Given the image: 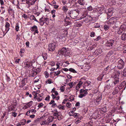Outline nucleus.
Wrapping results in <instances>:
<instances>
[{
  "mask_svg": "<svg viewBox=\"0 0 126 126\" xmlns=\"http://www.w3.org/2000/svg\"><path fill=\"white\" fill-rule=\"evenodd\" d=\"M69 70L74 73H76V71L74 69L72 68H70L69 69Z\"/></svg>",
  "mask_w": 126,
  "mask_h": 126,
  "instance_id": "e433bc0d",
  "label": "nucleus"
},
{
  "mask_svg": "<svg viewBox=\"0 0 126 126\" xmlns=\"http://www.w3.org/2000/svg\"><path fill=\"white\" fill-rule=\"evenodd\" d=\"M53 83V81H52L51 79H48L46 81V83L48 84H51Z\"/></svg>",
  "mask_w": 126,
  "mask_h": 126,
  "instance_id": "473e14b6",
  "label": "nucleus"
},
{
  "mask_svg": "<svg viewBox=\"0 0 126 126\" xmlns=\"http://www.w3.org/2000/svg\"><path fill=\"white\" fill-rule=\"evenodd\" d=\"M120 28L123 30L125 31L126 29V25L124 24L122 25L121 26Z\"/></svg>",
  "mask_w": 126,
  "mask_h": 126,
  "instance_id": "aec40b11",
  "label": "nucleus"
},
{
  "mask_svg": "<svg viewBox=\"0 0 126 126\" xmlns=\"http://www.w3.org/2000/svg\"><path fill=\"white\" fill-rule=\"evenodd\" d=\"M101 99L102 98L101 97H99L98 98L96 99V102H98V103H99V102H100V100H101Z\"/></svg>",
  "mask_w": 126,
  "mask_h": 126,
  "instance_id": "de8ad7c7",
  "label": "nucleus"
},
{
  "mask_svg": "<svg viewBox=\"0 0 126 126\" xmlns=\"http://www.w3.org/2000/svg\"><path fill=\"white\" fill-rule=\"evenodd\" d=\"M79 11L77 9L76 10L71 11L69 13L70 17L73 18H76L79 14Z\"/></svg>",
  "mask_w": 126,
  "mask_h": 126,
  "instance_id": "f257e3e1",
  "label": "nucleus"
},
{
  "mask_svg": "<svg viewBox=\"0 0 126 126\" xmlns=\"http://www.w3.org/2000/svg\"><path fill=\"white\" fill-rule=\"evenodd\" d=\"M9 13H10V14L13 11L12 9L11 8H9L8 10Z\"/></svg>",
  "mask_w": 126,
  "mask_h": 126,
  "instance_id": "680f3d73",
  "label": "nucleus"
},
{
  "mask_svg": "<svg viewBox=\"0 0 126 126\" xmlns=\"http://www.w3.org/2000/svg\"><path fill=\"white\" fill-rule=\"evenodd\" d=\"M95 35V33L93 32H92L90 34V36L91 37H94Z\"/></svg>",
  "mask_w": 126,
  "mask_h": 126,
  "instance_id": "58836bf2",
  "label": "nucleus"
},
{
  "mask_svg": "<svg viewBox=\"0 0 126 126\" xmlns=\"http://www.w3.org/2000/svg\"><path fill=\"white\" fill-rule=\"evenodd\" d=\"M124 31L120 27L118 30L117 32L118 34H121Z\"/></svg>",
  "mask_w": 126,
  "mask_h": 126,
  "instance_id": "5701e85b",
  "label": "nucleus"
},
{
  "mask_svg": "<svg viewBox=\"0 0 126 126\" xmlns=\"http://www.w3.org/2000/svg\"><path fill=\"white\" fill-rule=\"evenodd\" d=\"M37 0H28L27 1L28 4L31 5L34 4Z\"/></svg>",
  "mask_w": 126,
  "mask_h": 126,
  "instance_id": "2eb2a0df",
  "label": "nucleus"
},
{
  "mask_svg": "<svg viewBox=\"0 0 126 126\" xmlns=\"http://www.w3.org/2000/svg\"><path fill=\"white\" fill-rule=\"evenodd\" d=\"M103 76H100L98 77L97 79L99 81H101L103 78Z\"/></svg>",
  "mask_w": 126,
  "mask_h": 126,
  "instance_id": "79ce46f5",
  "label": "nucleus"
},
{
  "mask_svg": "<svg viewBox=\"0 0 126 126\" xmlns=\"http://www.w3.org/2000/svg\"><path fill=\"white\" fill-rule=\"evenodd\" d=\"M47 123V122L46 121H44L42 122V124H41V125H44L46 124Z\"/></svg>",
  "mask_w": 126,
  "mask_h": 126,
  "instance_id": "603ef678",
  "label": "nucleus"
},
{
  "mask_svg": "<svg viewBox=\"0 0 126 126\" xmlns=\"http://www.w3.org/2000/svg\"><path fill=\"white\" fill-rule=\"evenodd\" d=\"M50 96L49 95H47V96L45 100L47 101H49V100Z\"/></svg>",
  "mask_w": 126,
  "mask_h": 126,
  "instance_id": "bf43d9fd",
  "label": "nucleus"
},
{
  "mask_svg": "<svg viewBox=\"0 0 126 126\" xmlns=\"http://www.w3.org/2000/svg\"><path fill=\"white\" fill-rule=\"evenodd\" d=\"M97 11L98 13L101 14L105 11V8L103 7H100L98 8V9H97Z\"/></svg>",
  "mask_w": 126,
  "mask_h": 126,
  "instance_id": "f8f14e48",
  "label": "nucleus"
},
{
  "mask_svg": "<svg viewBox=\"0 0 126 126\" xmlns=\"http://www.w3.org/2000/svg\"><path fill=\"white\" fill-rule=\"evenodd\" d=\"M49 21V18L47 17H45L44 16H42L40 18L38 23H40V25L41 26L44 25L45 23L47 24V22Z\"/></svg>",
  "mask_w": 126,
  "mask_h": 126,
  "instance_id": "20e7f679",
  "label": "nucleus"
},
{
  "mask_svg": "<svg viewBox=\"0 0 126 126\" xmlns=\"http://www.w3.org/2000/svg\"><path fill=\"white\" fill-rule=\"evenodd\" d=\"M72 116H74L75 117H78L79 116V114L75 113H74L73 114L72 113Z\"/></svg>",
  "mask_w": 126,
  "mask_h": 126,
  "instance_id": "c756f323",
  "label": "nucleus"
},
{
  "mask_svg": "<svg viewBox=\"0 0 126 126\" xmlns=\"http://www.w3.org/2000/svg\"><path fill=\"white\" fill-rule=\"evenodd\" d=\"M93 9L92 7L91 6H89L87 8V9L89 11H92L93 10Z\"/></svg>",
  "mask_w": 126,
  "mask_h": 126,
  "instance_id": "49530a36",
  "label": "nucleus"
},
{
  "mask_svg": "<svg viewBox=\"0 0 126 126\" xmlns=\"http://www.w3.org/2000/svg\"><path fill=\"white\" fill-rule=\"evenodd\" d=\"M64 87L63 86H62L60 87V89L61 92H63L64 90Z\"/></svg>",
  "mask_w": 126,
  "mask_h": 126,
  "instance_id": "a18cd8bd",
  "label": "nucleus"
},
{
  "mask_svg": "<svg viewBox=\"0 0 126 126\" xmlns=\"http://www.w3.org/2000/svg\"><path fill=\"white\" fill-rule=\"evenodd\" d=\"M60 64V63H58L56 64V66H57V68H56V70L57 68H58L59 67V65Z\"/></svg>",
  "mask_w": 126,
  "mask_h": 126,
  "instance_id": "338daca9",
  "label": "nucleus"
},
{
  "mask_svg": "<svg viewBox=\"0 0 126 126\" xmlns=\"http://www.w3.org/2000/svg\"><path fill=\"white\" fill-rule=\"evenodd\" d=\"M12 115L14 117H15L16 116V113L15 112H14L13 113Z\"/></svg>",
  "mask_w": 126,
  "mask_h": 126,
  "instance_id": "e2e57ef3",
  "label": "nucleus"
},
{
  "mask_svg": "<svg viewBox=\"0 0 126 126\" xmlns=\"http://www.w3.org/2000/svg\"><path fill=\"white\" fill-rule=\"evenodd\" d=\"M10 25L9 23L8 22H6L5 23V26L6 28V30H7V32L9 31V28H8L10 27Z\"/></svg>",
  "mask_w": 126,
  "mask_h": 126,
  "instance_id": "f3484780",
  "label": "nucleus"
},
{
  "mask_svg": "<svg viewBox=\"0 0 126 126\" xmlns=\"http://www.w3.org/2000/svg\"><path fill=\"white\" fill-rule=\"evenodd\" d=\"M35 63L34 62H33L32 61H28L24 63V64L25 65L24 67L26 69H27L29 67L32 68L35 67V66L34 64Z\"/></svg>",
  "mask_w": 126,
  "mask_h": 126,
  "instance_id": "f03ea898",
  "label": "nucleus"
},
{
  "mask_svg": "<svg viewBox=\"0 0 126 126\" xmlns=\"http://www.w3.org/2000/svg\"><path fill=\"white\" fill-rule=\"evenodd\" d=\"M16 39L17 40L19 41L20 39L19 38V35H16Z\"/></svg>",
  "mask_w": 126,
  "mask_h": 126,
  "instance_id": "864d4df0",
  "label": "nucleus"
},
{
  "mask_svg": "<svg viewBox=\"0 0 126 126\" xmlns=\"http://www.w3.org/2000/svg\"><path fill=\"white\" fill-rule=\"evenodd\" d=\"M104 28L105 30H107L109 29V26L107 25H105L104 26Z\"/></svg>",
  "mask_w": 126,
  "mask_h": 126,
  "instance_id": "f704fd0d",
  "label": "nucleus"
},
{
  "mask_svg": "<svg viewBox=\"0 0 126 126\" xmlns=\"http://www.w3.org/2000/svg\"><path fill=\"white\" fill-rule=\"evenodd\" d=\"M100 25L98 23H95L94 24V28H98L100 27Z\"/></svg>",
  "mask_w": 126,
  "mask_h": 126,
  "instance_id": "72a5a7b5",
  "label": "nucleus"
},
{
  "mask_svg": "<svg viewBox=\"0 0 126 126\" xmlns=\"http://www.w3.org/2000/svg\"><path fill=\"white\" fill-rule=\"evenodd\" d=\"M66 106L68 108H70L71 104L69 102H67L66 104Z\"/></svg>",
  "mask_w": 126,
  "mask_h": 126,
  "instance_id": "4c0bfd02",
  "label": "nucleus"
},
{
  "mask_svg": "<svg viewBox=\"0 0 126 126\" xmlns=\"http://www.w3.org/2000/svg\"><path fill=\"white\" fill-rule=\"evenodd\" d=\"M114 11L112 8H111L108 9V12L107 13V18H109L112 15H113V14L114 13Z\"/></svg>",
  "mask_w": 126,
  "mask_h": 126,
  "instance_id": "423d86ee",
  "label": "nucleus"
},
{
  "mask_svg": "<svg viewBox=\"0 0 126 126\" xmlns=\"http://www.w3.org/2000/svg\"><path fill=\"white\" fill-rule=\"evenodd\" d=\"M121 38L123 40H126V33L123 34L121 36Z\"/></svg>",
  "mask_w": 126,
  "mask_h": 126,
  "instance_id": "a211bd4d",
  "label": "nucleus"
},
{
  "mask_svg": "<svg viewBox=\"0 0 126 126\" xmlns=\"http://www.w3.org/2000/svg\"><path fill=\"white\" fill-rule=\"evenodd\" d=\"M26 123V120L23 119L21 121L20 123L22 125H23L25 124Z\"/></svg>",
  "mask_w": 126,
  "mask_h": 126,
  "instance_id": "c85d7f7f",
  "label": "nucleus"
},
{
  "mask_svg": "<svg viewBox=\"0 0 126 126\" xmlns=\"http://www.w3.org/2000/svg\"><path fill=\"white\" fill-rule=\"evenodd\" d=\"M50 64L52 66H53L55 65V63L53 61L50 62Z\"/></svg>",
  "mask_w": 126,
  "mask_h": 126,
  "instance_id": "69168bd1",
  "label": "nucleus"
},
{
  "mask_svg": "<svg viewBox=\"0 0 126 126\" xmlns=\"http://www.w3.org/2000/svg\"><path fill=\"white\" fill-rule=\"evenodd\" d=\"M121 74V76L122 77H124L126 76V71H125V69H124Z\"/></svg>",
  "mask_w": 126,
  "mask_h": 126,
  "instance_id": "6ab92c4d",
  "label": "nucleus"
},
{
  "mask_svg": "<svg viewBox=\"0 0 126 126\" xmlns=\"http://www.w3.org/2000/svg\"><path fill=\"white\" fill-rule=\"evenodd\" d=\"M63 10L64 12H66L67 11L68 9L67 6H65L63 7Z\"/></svg>",
  "mask_w": 126,
  "mask_h": 126,
  "instance_id": "bb28decb",
  "label": "nucleus"
},
{
  "mask_svg": "<svg viewBox=\"0 0 126 126\" xmlns=\"http://www.w3.org/2000/svg\"><path fill=\"white\" fill-rule=\"evenodd\" d=\"M87 94H85L81 93L79 95V97L80 98H82L83 97L85 96Z\"/></svg>",
  "mask_w": 126,
  "mask_h": 126,
  "instance_id": "393cba45",
  "label": "nucleus"
},
{
  "mask_svg": "<svg viewBox=\"0 0 126 126\" xmlns=\"http://www.w3.org/2000/svg\"><path fill=\"white\" fill-rule=\"evenodd\" d=\"M39 72L37 69L34 70H32L31 72L29 73V75L30 76L34 77L36 76L37 74Z\"/></svg>",
  "mask_w": 126,
  "mask_h": 126,
  "instance_id": "9d476101",
  "label": "nucleus"
},
{
  "mask_svg": "<svg viewBox=\"0 0 126 126\" xmlns=\"http://www.w3.org/2000/svg\"><path fill=\"white\" fill-rule=\"evenodd\" d=\"M93 124V123L92 121H91L90 122L88 123V126H91Z\"/></svg>",
  "mask_w": 126,
  "mask_h": 126,
  "instance_id": "c03bdc74",
  "label": "nucleus"
},
{
  "mask_svg": "<svg viewBox=\"0 0 126 126\" xmlns=\"http://www.w3.org/2000/svg\"><path fill=\"white\" fill-rule=\"evenodd\" d=\"M56 47V44L55 43H51L48 45V50L49 51H53L55 49Z\"/></svg>",
  "mask_w": 126,
  "mask_h": 126,
  "instance_id": "0eeeda50",
  "label": "nucleus"
},
{
  "mask_svg": "<svg viewBox=\"0 0 126 126\" xmlns=\"http://www.w3.org/2000/svg\"><path fill=\"white\" fill-rule=\"evenodd\" d=\"M54 73H55L54 76H58V75H59L60 73V71H58L56 72H54Z\"/></svg>",
  "mask_w": 126,
  "mask_h": 126,
  "instance_id": "ea45409f",
  "label": "nucleus"
},
{
  "mask_svg": "<svg viewBox=\"0 0 126 126\" xmlns=\"http://www.w3.org/2000/svg\"><path fill=\"white\" fill-rule=\"evenodd\" d=\"M67 49L65 47H63L61 50L58 51V53L60 55H63L65 57L68 55L69 52L67 51Z\"/></svg>",
  "mask_w": 126,
  "mask_h": 126,
  "instance_id": "7ed1b4c3",
  "label": "nucleus"
},
{
  "mask_svg": "<svg viewBox=\"0 0 126 126\" xmlns=\"http://www.w3.org/2000/svg\"><path fill=\"white\" fill-rule=\"evenodd\" d=\"M112 54V52L111 51H110L107 55V56L108 57H110Z\"/></svg>",
  "mask_w": 126,
  "mask_h": 126,
  "instance_id": "cd10ccee",
  "label": "nucleus"
},
{
  "mask_svg": "<svg viewBox=\"0 0 126 126\" xmlns=\"http://www.w3.org/2000/svg\"><path fill=\"white\" fill-rule=\"evenodd\" d=\"M102 52V50L101 48H100L96 49L94 51V53L96 55H98L101 54Z\"/></svg>",
  "mask_w": 126,
  "mask_h": 126,
  "instance_id": "4468645a",
  "label": "nucleus"
},
{
  "mask_svg": "<svg viewBox=\"0 0 126 126\" xmlns=\"http://www.w3.org/2000/svg\"><path fill=\"white\" fill-rule=\"evenodd\" d=\"M124 62L122 59H120L118 61V62L117 65V68L118 69H121L124 68Z\"/></svg>",
  "mask_w": 126,
  "mask_h": 126,
  "instance_id": "39448f33",
  "label": "nucleus"
},
{
  "mask_svg": "<svg viewBox=\"0 0 126 126\" xmlns=\"http://www.w3.org/2000/svg\"><path fill=\"white\" fill-rule=\"evenodd\" d=\"M42 56L43 57L44 60H45L47 59V53H43L42 54Z\"/></svg>",
  "mask_w": 126,
  "mask_h": 126,
  "instance_id": "412c9836",
  "label": "nucleus"
},
{
  "mask_svg": "<svg viewBox=\"0 0 126 126\" xmlns=\"http://www.w3.org/2000/svg\"><path fill=\"white\" fill-rule=\"evenodd\" d=\"M6 77L7 80V81H10V79L9 77L8 76V75L7 74H6Z\"/></svg>",
  "mask_w": 126,
  "mask_h": 126,
  "instance_id": "09e8293b",
  "label": "nucleus"
},
{
  "mask_svg": "<svg viewBox=\"0 0 126 126\" xmlns=\"http://www.w3.org/2000/svg\"><path fill=\"white\" fill-rule=\"evenodd\" d=\"M78 3L81 5H83L84 4L82 0H79L78 1Z\"/></svg>",
  "mask_w": 126,
  "mask_h": 126,
  "instance_id": "37998d69",
  "label": "nucleus"
},
{
  "mask_svg": "<svg viewBox=\"0 0 126 126\" xmlns=\"http://www.w3.org/2000/svg\"><path fill=\"white\" fill-rule=\"evenodd\" d=\"M43 104L42 103H40L38 106L39 108H40L43 105Z\"/></svg>",
  "mask_w": 126,
  "mask_h": 126,
  "instance_id": "052dcab7",
  "label": "nucleus"
},
{
  "mask_svg": "<svg viewBox=\"0 0 126 126\" xmlns=\"http://www.w3.org/2000/svg\"><path fill=\"white\" fill-rule=\"evenodd\" d=\"M17 105V103H15L13 104L12 105V106L13 108H15Z\"/></svg>",
  "mask_w": 126,
  "mask_h": 126,
  "instance_id": "4d7b16f0",
  "label": "nucleus"
},
{
  "mask_svg": "<svg viewBox=\"0 0 126 126\" xmlns=\"http://www.w3.org/2000/svg\"><path fill=\"white\" fill-rule=\"evenodd\" d=\"M43 93H42L41 94H38V97H43L42 96H43Z\"/></svg>",
  "mask_w": 126,
  "mask_h": 126,
  "instance_id": "0e129e2a",
  "label": "nucleus"
},
{
  "mask_svg": "<svg viewBox=\"0 0 126 126\" xmlns=\"http://www.w3.org/2000/svg\"><path fill=\"white\" fill-rule=\"evenodd\" d=\"M58 107L60 109H64V106L61 105H59L58 106Z\"/></svg>",
  "mask_w": 126,
  "mask_h": 126,
  "instance_id": "c9c22d12",
  "label": "nucleus"
},
{
  "mask_svg": "<svg viewBox=\"0 0 126 126\" xmlns=\"http://www.w3.org/2000/svg\"><path fill=\"white\" fill-rule=\"evenodd\" d=\"M57 117L59 120H61L63 118V116L61 115H60L58 114Z\"/></svg>",
  "mask_w": 126,
  "mask_h": 126,
  "instance_id": "2f4dec72",
  "label": "nucleus"
},
{
  "mask_svg": "<svg viewBox=\"0 0 126 126\" xmlns=\"http://www.w3.org/2000/svg\"><path fill=\"white\" fill-rule=\"evenodd\" d=\"M10 111H12L14 110V108L12 106H11L9 107V108Z\"/></svg>",
  "mask_w": 126,
  "mask_h": 126,
  "instance_id": "6e6d98bb",
  "label": "nucleus"
},
{
  "mask_svg": "<svg viewBox=\"0 0 126 126\" xmlns=\"http://www.w3.org/2000/svg\"><path fill=\"white\" fill-rule=\"evenodd\" d=\"M19 27L18 26V23H17L16 24V25L15 27V30L17 32L19 30Z\"/></svg>",
  "mask_w": 126,
  "mask_h": 126,
  "instance_id": "7c9ffc66",
  "label": "nucleus"
},
{
  "mask_svg": "<svg viewBox=\"0 0 126 126\" xmlns=\"http://www.w3.org/2000/svg\"><path fill=\"white\" fill-rule=\"evenodd\" d=\"M22 16L25 19H26L28 18V16L25 14H24Z\"/></svg>",
  "mask_w": 126,
  "mask_h": 126,
  "instance_id": "3c124183",
  "label": "nucleus"
},
{
  "mask_svg": "<svg viewBox=\"0 0 126 126\" xmlns=\"http://www.w3.org/2000/svg\"><path fill=\"white\" fill-rule=\"evenodd\" d=\"M111 59L110 61L112 63L113 62L114 63L116 61L115 58L114 56H112L111 57Z\"/></svg>",
  "mask_w": 126,
  "mask_h": 126,
  "instance_id": "a878e982",
  "label": "nucleus"
},
{
  "mask_svg": "<svg viewBox=\"0 0 126 126\" xmlns=\"http://www.w3.org/2000/svg\"><path fill=\"white\" fill-rule=\"evenodd\" d=\"M45 76L46 78H47L49 77V74L47 72H45Z\"/></svg>",
  "mask_w": 126,
  "mask_h": 126,
  "instance_id": "13d9d810",
  "label": "nucleus"
},
{
  "mask_svg": "<svg viewBox=\"0 0 126 126\" xmlns=\"http://www.w3.org/2000/svg\"><path fill=\"white\" fill-rule=\"evenodd\" d=\"M30 18L34 20L36 22H38V20L36 19V18L34 15H32L30 17Z\"/></svg>",
  "mask_w": 126,
  "mask_h": 126,
  "instance_id": "4be33fe9",
  "label": "nucleus"
},
{
  "mask_svg": "<svg viewBox=\"0 0 126 126\" xmlns=\"http://www.w3.org/2000/svg\"><path fill=\"white\" fill-rule=\"evenodd\" d=\"M87 91L88 90L87 89H85V90L82 89H81L79 91L80 93H79L81 94H88V92H87Z\"/></svg>",
  "mask_w": 126,
  "mask_h": 126,
  "instance_id": "dca6fc26",
  "label": "nucleus"
},
{
  "mask_svg": "<svg viewBox=\"0 0 126 126\" xmlns=\"http://www.w3.org/2000/svg\"><path fill=\"white\" fill-rule=\"evenodd\" d=\"M52 108H54L56 107H57V106L56 103H54L52 105Z\"/></svg>",
  "mask_w": 126,
  "mask_h": 126,
  "instance_id": "774afa93",
  "label": "nucleus"
},
{
  "mask_svg": "<svg viewBox=\"0 0 126 126\" xmlns=\"http://www.w3.org/2000/svg\"><path fill=\"white\" fill-rule=\"evenodd\" d=\"M32 103L33 101H31L29 102L26 103H25V104L28 106L29 107H30L32 105Z\"/></svg>",
  "mask_w": 126,
  "mask_h": 126,
  "instance_id": "b1692460",
  "label": "nucleus"
},
{
  "mask_svg": "<svg viewBox=\"0 0 126 126\" xmlns=\"http://www.w3.org/2000/svg\"><path fill=\"white\" fill-rule=\"evenodd\" d=\"M114 43V41L113 40H110L107 41L106 43L105 46L107 47H112Z\"/></svg>",
  "mask_w": 126,
  "mask_h": 126,
  "instance_id": "6e6552de",
  "label": "nucleus"
},
{
  "mask_svg": "<svg viewBox=\"0 0 126 126\" xmlns=\"http://www.w3.org/2000/svg\"><path fill=\"white\" fill-rule=\"evenodd\" d=\"M31 30L32 32H34V34H35V33H38L37 27L36 26L34 25L31 28Z\"/></svg>",
  "mask_w": 126,
  "mask_h": 126,
  "instance_id": "9b49d317",
  "label": "nucleus"
},
{
  "mask_svg": "<svg viewBox=\"0 0 126 126\" xmlns=\"http://www.w3.org/2000/svg\"><path fill=\"white\" fill-rule=\"evenodd\" d=\"M115 73V75L119 76L120 74V72L119 70H118Z\"/></svg>",
  "mask_w": 126,
  "mask_h": 126,
  "instance_id": "a19ab883",
  "label": "nucleus"
},
{
  "mask_svg": "<svg viewBox=\"0 0 126 126\" xmlns=\"http://www.w3.org/2000/svg\"><path fill=\"white\" fill-rule=\"evenodd\" d=\"M80 120H79L78 118H76V122L75 123L76 124H77L78 123H79L80 122Z\"/></svg>",
  "mask_w": 126,
  "mask_h": 126,
  "instance_id": "8fccbe9b",
  "label": "nucleus"
},
{
  "mask_svg": "<svg viewBox=\"0 0 126 126\" xmlns=\"http://www.w3.org/2000/svg\"><path fill=\"white\" fill-rule=\"evenodd\" d=\"M82 18H83L84 20L86 23H87L89 21H92L93 19V18L91 16L89 15H86L84 17H82Z\"/></svg>",
  "mask_w": 126,
  "mask_h": 126,
  "instance_id": "1a4fd4ad",
  "label": "nucleus"
},
{
  "mask_svg": "<svg viewBox=\"0 0 126 126\" xmlns=\"http://www.w3.org/2000/svg\"><path fill=\"white\" fill-rule=\"evenodd\" d=\"M119 81V79L118 78H116L112 82L111 84V86H114L116 84L118 83Z\"/></svg>",
  "mask_w": 126,
  "mask_h": 126,
  "instance_id": "ddd939ff",
  "label": "nucleus"
},
{
  "mask_svg": "<svg viewBox=\"0 0 126 126\" xmlns=\"http://www.w3.org/2000/svg\"><path fill=\"white\" fill-rule=\"evenodd\" d=\"M69 85L70 86V87L72 88L73 86V82L70 83L69 84Z\"/></svg>",
  "mask_w": 126,
  "mask_h": 126,
  "instance_id": "5fc2aeb1",
  "label": "nucleus"
}]
</instances>
